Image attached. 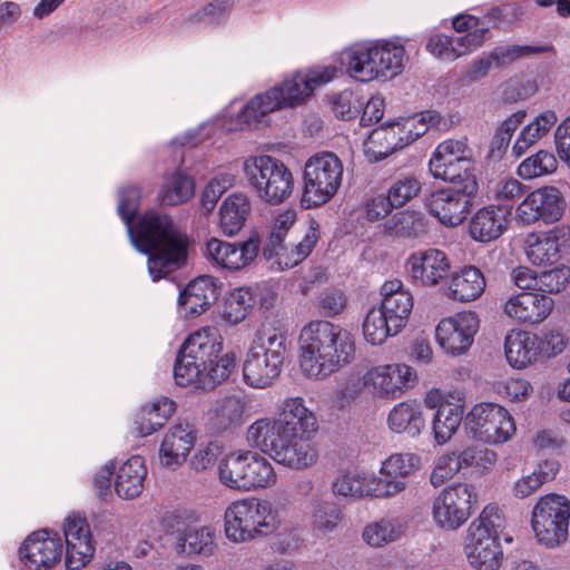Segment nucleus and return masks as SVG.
Returning a JSON list of instances; mask_svg holds the SVG:
<instances>
[{"label":"nucleus","instance_id":"nucleus-28","mask_svg":"<svg viewBox=\"0 0 570 570\" xmlns=\"http://www.w3.org/2000/svg\"><path fill=\"white\" fill-rule=\"evenodd\" d=\"M508 206H488L479 209L471 218L469 232L478 242H490L499 238L509 223Z\"/></svg>","mask_w":570,"mask_h":570},{"label":"nucleus","instance_id":"nucleus-59","mask_svg":"<svg viewBox=\"0 0 570 570\" xmlns=\"http://www.w3.org/2000/svg\"><path fill=\"white\" fill-rule=\"evenodd\" d=\"M426 49L433 56L441 60L453 61L462 56V50L454 46L453 38L444 35H434L430 37Z\"/></svg>","mask_w":570,"mask_h":570},{"label":"nucleus","instance_id":"nucleus-61","mask_svg":"<svg viewBox=\"0 0 570 570\" xmlns=\"http://www.w3.org/2000/svg\"><path fill=\"white\" fill-rule=\"evenodd\" d=\"M531 391V384L527 380L522 379H509L497 384L498 394L512 402H519L527 399Z\"/></svg>","mask_w":570,"mask_h":570},{"label":"nucleus","instance_id":"nucleus-23","mask_svg":"<svg viewBox=\"0 0 570 570\" xmlns=\"http://www.w3.org/2000/svg\"><path fill=\"white\" fill-rule=\"evenodd\" d=\"M62 544L47 530L31 533L19 548V557L28 570H49L60 562Z\"/></svg>","mask_w":570,"mask_h":570},{"label":"nucleus","instance_id":"nucleus-64","mask_svg":"<svg viewBox=\"0 0 570 570\" xmlns=\"http://www.w3.org/2000/svg\"><path fill=\"white\" fill-rule=\"evenodd\" d=\"M554 139L560 159L570 167V117L558 126Z\"/></svg>","mask_w":570,"mask_h":570},{"label":"nucleus","instance_id":"nucleus-33","mask_svg":"<svg viewBox=\"0 0 570 570\" xmlns=\"http://www.w3.org/2000/svg\"><path fill=\"white\" fill-rule=\"evenodd\" d=\"M364 147L371 161L383 160L395 150L404 148L396 122H387L372 130L364 142Z\"/></svg>","mask_w":570,"mask_h":570},{"label":"nucleus","instance_id":"nucleus-20","mask_svg":"<svg viewBox=\"0 0 570 570\" xmlns=\"http://www.w3.org/2000/svg\"><path fill=\"white\" fill-rule=\"evenodd\" d=\"M478 330V315L463 312L442 320L435 328V338L445 353L461 355L472 345Z\"/></svg>","mask_w":570,"mask_h":570},{"label":"nucleus","instance_id":"nucleus-12","mask_svg":"<svg viewBox=\"0 0 570 570\" xmlns=\"http://www.w3.org/2000/svg\"><path fill=\"white\" fill-rule=\"evenodd\" d=\"M295 222L294 209L279 213L274 219L268 240L263 247V256L266 259L277 257V264L282 269L293 268L307 258L320 238L318 224L313 220L303 238L288 247L285 237Z\"/></svg>","mask_w":570,"mask_h":570},{"label":"nucleus","instance_id":"nucleus-21","mask_svg":"<svg viewBox=\"0 0 570 570\" xmlns=\"http://www.w3.org/2000/svg\"><path fill=\"white\" fill-rule=\"evenodd\" d=\"M420 456L412 453H396L387 458L381 468V476L373 478L376 498L394 497L406 489L405 479L420 468Z\"/></svg>","mask_w":570,"mask_h":570},{"label":"nucleus","instance_id":"nucleus-42","mask_svg":"<svg viewBox=\"0 0 570 570\" xmlns=\"http://www.w3.org/2000/svg\"><path fill=\"white\" fill-rule=\"evenodd\" d=\"M559 471V463L556 460L540 462L531 474L519 479L513 493L519 499H524L537 491L543 483L553 480Z\"/></svg>","mask_w":570,"mask_h":570},{"label":"nucleus","instance_id":"nucleus-35","mask_svg":"<svg viewBox=\"0 0 570 570\" xmlns=\"http://www.w3.org/2000/svg\"><path fill=\"white\" fill-rule=\"evenodd\" d=\"M147 475L144 459L139 455L129 458L117 471L115 491L124 499L138 497L144 488Z\"/></svg>","mask_w":570,"mask_h":570},{"label":"nucleus","instance_id":"nucleus-41","mask_svg":"<svg viewBox=\"0 0 570 570\" xmlns=\"http://www.w3.org/2000/svg\"><path fill=\"white\" fill-rule=\"evenodd\" d=\"M178 549L187 554L209 557L216 549L215 533L210 528H188L178 538Z\"/></svg>","mask_w":570,"mask_h":570},{"label":"nucleus","instance_id":"nucleus-9","mask_svg":"<svg viewBox=\"0 0 570 570\" xmlns=\"http://www.w3.org/2000/svg\"><path fill=\"white\" fill-rule=\"evenodd\" d=\"M277 525V515L272 504L257 498L234 501L224 513L225 534L235 543L268 535Z\"/></svg>","mask_w":570,"mask_h":570},{"label":"nucleus","instance_id":"nucleus-32","mask_svg":"<svg viewBox=\"0 0 570 570\" xmlns=\"http://www.w3.org/2000/svg\"><path fill=\"white\" fill-rule=\"evenodd\" d=\"M423 406L416 401H404L392 407L387 416L390 430L397 434H406L411 438L419 436L425 429Z\"/></svg>","mask_w":570,"mask_h":570},{"label":"nucleus","instance_id":"nucleus-25","mask_svg":"<svg viewBox=\"0 0 570 570\" xmlns=\"http://www.w3.org/2000/svg\"><path fill=\"white\" fill-rule=\"evenodd\" d=\"M220 287L214 277L199 276L179 293L178 309L185 317L198 316L218 299Z\"/></svg>","mask_w":570,"mask_h":570},{"label":"nucleus","instance_id":"nucleus-27","mask_svg":"<svg viewBox=\"0 0 570 570\" xmlns=\"http://www.w3.org/2000/svg\"><path fill=\"white\" fill-rule=\"evenodd\" d=\"M382 302L377 306L393 324V330H402L413 308L412 294L400 279L386 281L381 287Z\"/></svg>","mask_w":570,"mask_h":570},{"label":"nucleus","instance_id":"nucleus-8","mask_svg":"<svg viewBox=\"0 0 570 570\" xmlns=\"http://www.w3.org/2000/svg\"><path fill=\"white\" fill-rule=\"evenodd\" d=\"M505 520L497 505H487L468 530L465 553L470 564L478 570H498L502 551L500 535Z\"/></svg>","mask_w":570,"mask_h":570},{"label":"nucleus","instance_id":"nucleus-13","mask_svg":"<svg viewBox=\"0 0 570 570\" xmlns=\"http://www.w3.org/2000/svg\"><path fill=\"white\" fill-rule=\"evenodd\" d=\"M343 178V165L333 153L312 156L304 166V189L301 203L305 208L320 207L337 193Z\"/></svg>","mask_w":570,"mask_h":570},{"label":"nucleus","instance_id":"nucleus-57","mask_svg":"<svg viewBox=\"0 0 570 570\" xmlns=\"http://www.w3.org/2000/svg\"><path fill=\"white\" fill-rule=\"evenodd\" d=\"M570 278V268L561 265L539 274L538 291L550 294L562 292Z\"/></svg>","mask_w":570,"mask_h":570},{"label":"nucleus","instance_id":"nucleus-50","mask_svg":"<svg viewBox=\"0 0 570 570\" xmlns=\"http://www.w3.org/2000/svg\"><path fill=\"white\" fill-rule=\"evenodd\" d=\"M557 166L558 161L552 153L539 150L519 165L518 175L523 179H532L553 173Z\"/></svg>","mask_w":570,"mask_h":570},{"label":"nucleus","instance_id":"nucleus-31","mask_svg":"<svg viewBox=\"0 0 570 570\" xmlns=\"http://www.w3.org/2000/svg\"><path fill=\"white\" fill-rule=\"evenodd\" d=\"M195 441L196 436L189 424L173 426L165 434L159 449L161 464L173 469L180 465L186 460Z\"/></svg>","mask_w":570,"mask_h":570},{"label":"nucleus","instance_id":"nucleus-38","mask_svg":"<svg viewBox=\"0 0 570 570\" xmlns=\"http://www.w3.org/2000/svg\"><path fill=\"white\" fill-rule=\"evenodd\" d=\"M557 120L558 117L552 110L538 115L533 121L520 131L518 139L512 146L513 155L515 157L522 156L532 145L549 132Z\"/></svg>","mask_w":570,"mask_h":570},{"label":"nucleus","instance_id":"nucleus-51","mask_svg":"<svg viewBox=\"0 0 570 570\" xmlns=\"http://www.w3.org/2000/svg\"><path fill=\"white\" fill-rule=\"evenodd\" d=\"M254 299L248 288L234 289L226 299L224 317L228 323L238 324L244 321L253 307Z\"/></svg>","mask_w":570,"mask_h":570},{"label":"nucleus","instance_id":"nucleus-15","mask_svg":"<svg viewBox=\"0 0 570 570\" xmlns=\"http://www.w3.org/2000/svg\"><path fill=\"white\" fill-rule=\"evenodd\" d=\"M469 435L484 443H504L515 433L514 420L503 406L495 403L474 405L465 415Z\"/></svg>","mask_w":570,"mask_h":570},{"label":"nucleus","instance_id":"nucleus-55","mask_svg":"<svg viewBox=\"0 0 570 570\" xmlns=\"http://www.w3.org/2000/svg\"><path fill=\"white\" fill-rule=\"evenodd\" d=\"M401 534V528L393 520H381L368 524L363 531L364 540L372 547H382L395 541Z\"/></svg>","mask_w":570,"mask_h":570},{"label":"nucleus","instance_id":"nucleus-17","mask_svg":"<svg viewBox=\"0 0 570 570\" xmlns=\"http://www.w3.org/2000/svg\"><path fill=\"white\" fill-rule=\"evenodd\" d=\"M475 503L474 488L456 483L443 489L434 499L432 515L439 527L455 530L469 519Z\"/></svg>","mask_w":570,"mask_h":570},{"label":"nucleus","instance_id":"nucleus-62","mask_svg":"<svg viewBox=\"0 0 570 570\" xmlns=\"http://www.w3.org/2000/svg\"><path fill=\"white\" fill-rule=\"evenodd\" d=\"M459 471V465L452 454H443L439 458L438 463L430 475V481L433 487H440L445 481L453 478Z\"/></svg>","mask_w":570,"mask_h":570},{"label":"nucleus","instance_id":"nucleus-39","mask_svg":"<svg viewBox=\"0 0 570 570\" xmlns=\"http://www.w3.org/2000/svg\"><path fill=\"white\" fill-rule=\"evenodd\" d=\"M462 419V405L452 403L441 404L436 410L432 421V430L436 443H446L458 430Z\"/></svg>","mask_w":570,"mask_h":570},{"label":"nucleus","instance_id":"nucleus-19","mask_svg":"<svg viewBox=\"0 0 570 570\" xmlns=\"http://www.w3.org/2000/svg\"><path fill=\"white\" fill-rule=\"evenodd\" d=\"M564 206L561 193L556 187L546 186L525 196L517 207L515 218L523 225H531L538 220L550 224L561 218Z\"/></svg>","mask_w":570,"mask_h":570},{"label":"nucleus","instance_id":"nucleus-10","mask_svg":"<svg viewBox=\"0 0 570 570\" xmlns=\"http://www.w3.org/2000/svg\"><path fill=\"white\" fill-rule=\"evenodd\" d=\"M218 479L230 490L250 491L276 482L271 462L257 452L235 451L225 454L217 466Z\"/></svg>","mask_w":570,"mask_h":570},{"label":"nucleus","instance_id":"nucleus-22","mask_svg":"<svg viewBox=\"0 0 570 570\" xmlns=\"http://www.w3.org/2000/svg\"><path fill=\"white\" fill-rule=\"evenodd\" d=\"M258 250V236H252L242 243H229L213 237L206 243L205 255L208 261L222 268L238 271L253 262Z\"/></svg>","mask_w":570,"mask_h":570},{"label":"nucleus","instance_id":"nucleus-24","mask_svg":"<svg viewBox=\"0 0 570 570\" xmlns=\"http://www.w3.org/2000/svg\"><path fill=\"white\" fill-rule=\"evenodd\" d=\"M63 533L66 568L80 570L91 561L96 550L87 520L79 515L68 517L63 524Z\"/></svg>","mask_w":570,"mask_h":570},{"label":"nucleus","instance_id":"nucleus-29","mask_svg":"<svg viewBox=\"0 0 570 570\" xmlns=\"http://www.w3.org/2000/svg\"><path fill=\"white\" fill-rule=\"evenodd\" d=\"M409 265L413 279L420 281L423 285L438 284L450 269L445 253L436 248L412 254L409 258Z\"/></svg>","mask_w":570,"mask_h":570},{"label":"nucleus","instance_id":"nucleus-46","mask_svg":"<svg viewBox=\"0 0 570 570\" xmlns=\"http://www.w3.org/2000/svg\"><path fill=\"white\" fill-rule=\"evenodd\" d=\"M393 325L387 316L379 308L372 307L363 321L364 338L372 345H380L386 341L389 336L396 335L400 330H393Z\"/></svg>","mask_w":570,"mask_h":570},{"label":"nucleus","instance_id":"nucleus-6","mask_svg":"<svg viewBox=\"0 0 570 570\" xmlns=\"http://www.w3.org/2000/svg\"><path fill=\"white\" fill-rule=\"evenodd\" d=\"M287 347L284 326L263 324L256 331L243 364L244 382L254 389L271 386L282 372Z\"/></svg>","mask_w":570,"mask_h":570},{"label":"nucleus","instance_id":"nucleus-63","mask_svg":"<svg viewBox=\"0 0 570 570\" xmlns=\"http://www.w3.org/2000/svg\"><path fill=\"white\" fill-rule=\"evenodd\" d=\"M341 520V511L335 503L322 502L314 512V522L317 528L332 530Z\"/></svg>","mask_w":570,"mask_h":570},{"label":"nucleus","instance_id":"nucleus-44","mask_svg":"<svg viewBox=\"0 0 570 570\" xmlns=\"http://www.w3.org/2000/svg\"><path fill=\"white\" fill-rule=\"evenodd\" d=\"M384 232L396 237H417L425 232L424 217L414 210H402L384 223Z\"/></svg>","mask_w":570,"mask_h":570},{"label":"nucleus","instance_id":"nucleus-26","mask_svg":"<svg viewBox=\"0 0 570 570\" xmlns=\"http://www.w3.org/2000/svg\"><path fill=\"white\" fill-rule=\"evenodd\" d=\"M554 301L534 292H521L511 296L504 305V313L524 324H540L552 312Z\"/></svg>","mask_w":570,"mask_h":570},{"label":"nucleus","instance_id":"nucleus-48","mask_svg":"<svg viewBox=\"0 0 570 570\" xmlns=\"http://www.w3.org/2000/svg\"><path fill=\"white\" fill-rule=\"evenodd\" d=\"M550 50H552L551 46H500L490 51L488 58L493 68H501L519 58L540 55Z\"/></svg>","mask_w":570,"mask_h":570},{"label":"nucleus","instance_id":"nucleus-53","mask_svg":"<svg viewBox=\"0 0 570 570\" xmlns=\"http://www.w3.org/2000/svg\"><path fill=\"white\" fill-rule=\"evenodd\" d=\"M245 404L237 396H227L216 406V426L225 431L232 426L239 425L243 420Z\"/></svg>","mask_w":570,"mask_h":570},{"label":"nucleus","instance_id":"nucleus-14","mask_svg":"<svg viewBox=\"0 0 570 570\" xmlns=\"http://www.w3.org/2000/svg\"><path fill=\"white\" fill-rule=\"evenodd\" d=\"M570 501L550 493L541 497L532 510L531 525L539 543L554 548L568 539Z\"/></svg>","mask_w":570,"mask_h":570},{"label":"nucleus","instance_id":"nucleus-16","mask_svg":"<svg viewBox=\"0 0 570 570\" xmlns=\"http://www.w3.org/2000/svg\"><path fill=\"white\" fill-rule=\"evenodd\" d=\"M476 191V180L468 178L464 186H449L430 193L425 207L441 224L458 226L470 213Z\"/></svg>","mask_w":570,"mask_h":570},{"label":"nucleus","instance_id":"nucleus-18","mask_svg":"<svg viewBox=\"0 0 570 570\" xmlns=\"http://www.w3.org/2000/svg\"><path fill=\"white\" fill-rule=\"evenodd\" d=\"M416 380L415 371L405 364H385L370 368L363 376V385L373 395L393 400L400 397Z\"/></svg>","mask_w":570,"mask_h":570},{"label":"nucleus","instance_id":"nucleus-5","mask_svg":"<svg viewBox=\"0 0 570 570\" xmlns=\"http://www.w3.org/2000/svg\"><path fill=\"white\" fill-rule=\"evenodd\" d=\"M336 68L316 67L298 71L279 85L253 97L239 111L237 119L248 129H259L271 122L269 115L276 110L301 105L320 86L334 79Z\"/></svg>","mask_w":570,"mask_h":570},{"label":"nucleus","instance_id":"nucleus-40","mask_svg":"<svg viewBox=\"0 0 570 570\" xmlns=\"http://www.w3.org/2000/svg\"><path fill=\"white\" fill-rule=\"evenodd\" d=\"M442 120L438 111L426 110L396 121L404 147L424 135L429 128H439Z\"/></svg>","mask_w":570,"mask_h":570},{"label":"nucleus","instance_id":"nucleus-11","mask_svg":"<svg viewBox=\"0 0 570 570\" xmlns=\"http://www.w3.org/2000/svg\"><path fill=\"white\" fill-rule=\"evenodd\" d=\"M244 174L257 197L271 205L287 200L294 189L292 171L279 159L269 155L248 157L244 161Z\"/></svg>","mask_w":570,"mask_h":570},{"label":"nucleus","instance_id":"nucleus-60","mask_svg":"<svg viewBox=\"0 0 570 570\" xmlns=\"http://www.w3.org/2000/svg\"><path fill=\"white\" fill-rule=\"evenodd\" d=\"M222 455V446L218 443L209 442L200 445L190 459V466L197 472L205 471L214 465Z\"/></svg>","mask_w":570,"mask_h":570},{"label":"nucleus","instance_id":"nucleus-56","mask_svg":"<svg viewBox=\"0 0 570 570\" xmlns=\"http://www.w3.org/2000/svg\"><path fill=\"white\" fill-rule=\"evenodd\" d=\"M233 0H214L188 18V21L204 24H219L228 17Z\"/></svg>","mask_w":570,"mask_h":570},{"label":"nucleus","instance_id":"nucleus-30","mask_svg":"<svg viewBox=\"0 0 570 570\" xmlns=\"http://www.w3.org/2000/svg\"><path fill=\"white\" fill-rule=\"evenodd\" d=\"M566 230L560 227L544 233H532L527 238V256L533 265H551L560 259V248L566 242Z\"/></svg>","mask_w":570,"mask_h":570},{"label":"nucleus","instance_id":"nucleus-47","mask_svg":"<svg viewBox=\"0 0 570 570\" xmlns=\"http://www.w3.org/2000/svg\"><path fill=\"white\" fill-rule=\"evenodd\" d=\"M466 150L465 142L460 140L449 139L441 142L429 161V170L441 168L455 161L459 166H471V157L466 155Z\"/></svg>","mask_w":570,"mask_h":570},{"label":"nucleus","instance_id":"nucleus-2","mask_svg":"<svg viewBox=\"0 0 570 570\" xmlns=\"http://www.w3.org/2000/svg\"><path fill=\"white\" fill-rule=\"evenodd\" d=\"M316 430V417L304 400L289 397L284 401L277 417L257 420L248 428L247 441L277 463L301 470L316 461V452L308 442Z\"/></svg>","mask_w":570,"mask_h":570},{"label":"nucleus","instance_id":"nucleus-49","mask_svg":"<svg viewBox=\"0 0 570 570\" xmlns=\"http://www.w3.org/2000/svg\"><path fill=\"white\" fill-rule=\"evenodd\" d=\"M459 465V469L474 468L476 470H489L495 461L497 454L484 446H468L459 452H451Z\"/></svg>","mask_w":570,"mask_h":570},{"label":"nucleus","instance_id":"nucleus-58","mask_svg":"<svg viewBox=\"0 0 570 570\" xmlns=\"http://www.w3.org/2000/svg\"><path fill=\"white\" fill-rule=\"evenodd\" d=\"M473 169V160L471 159V166H459L455 161L451 163V165L442 166L441 168L431 169L430 173L436 179L450 181L451 186H464L468 178L476 180Z\"/></svg>","mask_w":570,"mask_h":570},{"label":"nucleus","instance_id":"nucleus-34","mask_svg":"<svg viewBox=\"0 0 570 570\" xmlns=\"http://www.w3.org/2000/svg\"><path fill=\"white\" fill-rule=\"evenodd\" d=\"M504 353L509 364L523 368L539 355L538 337L528 332H511L504 340Z\"/></svg>","mask_w":570,"mask_h":570},{"label":"nucleus","instance_id":"nucleus-36","mask_svg":"<svg viewBox=\"0 0 570 570\" xmlns=\"http://www.w3.org/2000/svg\"><path fill=\"white\" fill-rule=\"evenodd\" d=\"M485 288V278L482 272L474 266H465L455 273L450 282V296L460 302L476 299Z\"/></svg>","mask_w":570,"mask_h":570},{"label":"nucleus","instance_id":"nucleus-37","mask_svg":"<svg viewBox=\"0 0 570 570\" xmlns=\"http://www.w3.org/2000/svg\"><path fill=\"white\" fill-rule=\"evenodd\" d=\"M250 213V203L244 194L229 195L219 208V226L227 236L237 234Z\"/></svg>","mask_w":570,"mask_h":570},{"label":"nucleus","instance_id":"nucleus-7","mask_svg":"<svg viewBox=\"0 0 570 570\" xmlns=\"http://www.w3.org/2000/svg\"><path fill=\"white\" fill-rule=\"evenodd\" d=\"M405 59L404 47L392 42L357 43L341 53V65L346 72L363 82L394 78L402 72Z\"/></svg>","mask_w":570,"mask_h":570},{"label":"nucleus","instance_id":"nucleus-4","mask_svg":"<svg viewBox=\"0 0 570 570\" xmlns=\"http://www.w3.org/2000/svg\"><path fill=\"white\" fill-rule=\"evenodd\" d=\"M355 343L350 332L327 321L305 325L299 335V366L305 376L323 380L350 364Z\"/></svg>","mask_w":570,"mask_h":570},{"label":"nucleus","instance_id":"nucleus-1","mask_svg":"<svg viewBox=\"0 0 570 570\" xmlns=\"http://www.w3.org/2000/svg\"><path fill=\"white\" fill-rule=\"evenodd\" d=\"M140 198L141 193L135 186L120 189L117 213L126 225L132 246L142 254H149L148 271L153 281H158L186 264L189 239L167 214L147 210L134 224Z\"/></svg>","mask_w":570,"mask_h":570},{"label":"nucleus","instance_id":"nucleus-54","mask_svg":"<svg viewBox=\"0 0 570 570\" xmlns=\"http://www.w3.org/2000/svg\"><path fill=\"white\" fill-rule=\"evenodd\" d=\"M422 189L421 181L413 175H406L392 181L387 195L396 208L416 197Z\"/></svg>","mask_w":570,"mask_h":570},{"label":"nucleus","instance_id":"nucleus-45","mask_svg":"<svg viewBox=\"0 0 570 570\" xmlns=\"http://www.w3.org/2000/svg\"><path fill=\"white\" fill-rule=\"evenodd\" d=\"M373 478H366L354 471H341L333 482V492L337 495L361 499L363 497H375Z\"/></svg>","mask_w":570,"mask_h":570},{"label":"nucleus","instance_id":"nucleus-43","mask_svg":"<svg viewBox=\"0 0 570 570\" xmlns=\"http://www.w3.org/2000/svg\"><path fill=\"white\" fill-rule=\"evenodd\" d=\"M194 194V179L183 173H176L161 187L158 200L164 206H176L188 202Z\"/></svg>","mask_w":570,"mask_h":570},{"label":"nucleus","instance_id":"nucleus-52","mask_svg":"<svg viewBox=\"0 0 570 570\" xmlns=\"http://www.w3.org/2000/svg\"><path fill=\"white\" fill-rule=\"evenodd\" d=\"M525 116L524 110H518L498 127L490 144V151L493 156H501L505 153L514 131L524 121Z\"/></svg>","mask_w":570,"mask_h":570},{"label":"nucleus","instance_id":"nucleus-3","mask_svg":"<svg viewBox=\"0 0 570 570\" xmlns=\"http://www.w3.org/2000/svg\"><path fill=\"white\" fill-rule=\"evenodd\" d=\"M222 350L223 341L216 327L206 326L190 334L174 364L176 384L213 390L227 380L236 366V356L229 352L218 358Z\"/></svg>","mask_w":570,"mask_h":570}]
</instances>
